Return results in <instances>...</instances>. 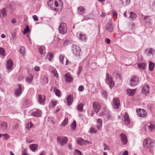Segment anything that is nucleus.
<instances>
[{
    "label": "nucleus",
    "mask_w": 155,
    "mask_h": 155,
    "mask_svg": "<svg viewBox=\"0 0 155 155\" xmlns=\"http://www.w3.org/2000/svg\"><path fill=\"white\" fill-rule=\"evenodd\" d=\"M154 141L153 140L149 138H147L143 141V145L147 148L151 147L153 145Z\"/></svg>",
    "instance_id": "obj_1"
},
{
    "label": "nucleus",
    "mask_w": 155,
    "mask_h": 155,
    "mask_svg": "<svg viewBox=\"0 0 155 155\" xmlns=\"http://www.w3.org/2000/svg\"><path fill=\"white\" fill-rule=\"evenodd\" d=\"M139 81V78L136 76H133L130 79L129 84L132 86L136 85Z\"/></svg>",
    "instance_id": "obj_2"
},
{
    "label": "nucleus",
    "mask_w": 155,
    "mask_h": 155,
    "mask_svg": "<svg viewBox=\"0 0 155 155\" xmlns=\"http://www.w3.org/2000/svg\"><path fill=\"white\" fill-rule=\"evenodd\" d=\"M106 82L111 87H112L114 86V83L113 80V79L110 75L107 73L106 77Z\"/></svg>",
    "instance_id": "obj_3"
},
{
    "label": "nucleus",
    "mask_w": 155,
    "mask_h": 155,
    "mask_svg": "<svg viewBox=\"0 0 155 155\" xmlns=\"http://www.w3.org/2000/svg\"><path fill=\"white\" fill-rule=\"evenodd\" d=\"M57 140L58 143L61 146H63L66 143L68 139L66 137H57Z\"/></svg>",
    "instance_id": "obj_4"
},
{
    "label": "nucleus",
    "mask_w": 155,
    "mask_h": 155,
    "mask_svg": "<svg viewBox=\"0 0 155 155\" xmlns=\"http://www.w3.org/2000/svg\"><path fill=\"white\" fill-rule=\"evenodd\" d=\"M58 29L60 34H65L67 30L66 24L64 23H61L59 25Z\"/></svg>",
    "instance_id": "obj_5"
},
{
    "label": "nucleus",
    "mask_w": 155,
    "mask_h": 155,
    "mask_svg": "<svg viewBox=\"0 0 155 155\" xmlns=\"http://www.w3.org/2000/svg\"><path fill=\"white\" fill-rule=\"evenodd\" d=\"M137 114L140 117H145L147 115V111L143 109H139L136 110Z\"/></svg>",
    "instance_id": "obj_6"
},
{
    "label": "nucleus",
    "mask_w": 155,
    "mask_h": 155,
    "mask_svg": "<svg viewBox=\"0 0 155 155\" xmlns=\"http://www.w3.org/2000/svg\"><path fill=\"white\" fill-rule=\"evenodd\" d=\"M93 108L94 111L97 113L101 108V105L98 102H95L93 104Z\"/></svg>",
    "instance_id": "obj_7"
},
{
    "label": "nucleus",
    "mask_w": 155,
    "mask_h": 155,
    "mask_svg": "<svg viewBox=\"0 0 155 155\" xmlns=\"http://www.w3.org/2000/svg\"><path fill=\"white\" fill-rule=\"evenodd\" d=\"M113 105L114 108L118 109L120 106V101L118 98H114L113 101Z\"/></svg>",
    "instance_id": "obj_8"
},
{
    "label": "nucleus",
    "mask_w": 155,
    "mask_h": 155,
    "mask_svg": "<svg viewBox=\"0 0 155 155\" xmlns=\"http://www.w3.org/2000/svg\"><path fill=\"white\" fill-rule=\"evenodd\" d=\"M47 4L48 6L51 8L54 11H58L59 8H55L54 0H50L47 3Z\"/></svg>",
    "instance_id": "obj_9"
},
{
    "label": "nucleus",
    "mask_w": 155,
    "mask_h": 155,
    "mask_svg": "<svg viewBox=\"0 0 155 155\" xmlns=\"http://www.w3.org/2000/svg\"><path fill=\"white\" fill-rule=\"evenodd\" d=\"M146 53L148 56H153L155 54V50L152 48H148L146 50Z\"/></svg>",
    "instance_id": "obj_10"
},
{
    "label": "nucleus",
    "mask_w": 155,
    "mask_h": 155,
    "mask_svg": "<svg viewBox=\"0 0 155 155\" xmlns=\"http://www.w3.org/2000/svg\"><path fill=\"white\" fill-rule=\"evenodd\" d=\"M41 114L42 112L40 110H36L33 111L31 115L34 117H41Z\"/></svg>",
    "instance_id": "obj_11"
},
{
    "label": "nucleus",
    "mask_w": 155,
    "mask_h": 155,
    "mask_svg": "<svg viewBox=\"0 0 155 155\" xmlns=\"http://www.w3.org/2000/svg\"><path fill=\"white\" fill-rule=\"evenodd\" d=\"M121 140L123 144H126L127 143V140L126 135L122 133L120 135Z\"/></svg>",
    "instance_id": "obj_12"
},
{
    "label": "nucleus",
    "mask_w": 155,
    "mask_h": 155,
    "mask_svg": "<svg viewBox=\"0 0 155 155\" xmlns=\"http://www.w3.org/2000/svg\"><path fill=\"white\" fill-rule=\"evenodd\" d=\"M13 65L12 60L11 59H9L7 60L6 64V68L8 70H10L12 69Z\"/></svg>",
    "instance_id": "obj_13"
},
{
    "label": "nucleus",
    "mask_w": 155,
    "mask_h": 155,
    "mask_svg": "<svg viewBox=\"0 0 155 155\" xmlns=\"http://www.w3.org/2000/svg\"><path fill=\"white\" fill-rule=\"evenodd\" d=\"M124 120L126 124L128 125L130 124V121L129 118V115L127 113H125L123 116Z\"/></svg>",
    "instance_id": "obj_14"
},
{
    "label": "nucleus",
    "mask_w": 155,
    "mask_h": 155,
    "mask_svg": "<svg viewBox=\"0 0 155 155\" xmlns=\"http://www.w3.org/2000/svg\"><path fill=\"white\" fill-rule=\"evenodd\" d=\"M22 93V87L21 84H19L18 88L15 91V94L16 97L19 96Z\"/></svg>",
    "instance_id": "obj_15"
},
{
    "label": "nucleus",
    "mask_w": 155,
    "mask_h": 155,
    "mask_svg": "<svg viewBox=\"0 0 155 155\" xmlns=\"http://www.w3.org/2000/svg\"><path fill=\"white\" fill-rule=\"evenodd\" d=\"M146 127L150 131H151L155 128V124L148 123L147 124Z\"/></svg>",
    "instance_id": "obj_16"
},
{
    "label": "nucleus",
    "mask_w": 155,
    "mask_h": 155,
    "mask_svg": "<svg viewBox=\"0 0 155 155\" xmlns=\"http://www.w3.org/2000/svg\"><path fill=\"white\" fill-rule=\"evenodd\" d=\"M39 103L41 104H44V101L45 100V97L44 95H39L38 96Z\"/></svg>",
    "instance_id": "obj_17"
},
{
    "label": "nucleus",
    "mask_w": 155,
    "mask_h": 155,
    "mask_svg": "<svg viewBox=\"0 0 155 155\" xmlns=\"http://www.w3.org/2000/svg\"><path fill=\"white\" fill-rule=\"evenodd\" d=\"M66 82L70 83L73 80L70 74L69 73H66L64 75Z\"/></svg>",
    "instance_id": "obj_18"
},
{
    "label": "nucleus",
    "mask_w": 155,
    "mask_h": 155,
    "mask_svg": "<svg viewBox=\"0 0 155 155\" xmlns=\"http://www.w3.org/2000/svg\"><path fill=\"white\" fill-rule=\"evenodd\" d=\"M8 124L6 122H2L0 124V130H5L7 129Z\"/></svg>",
    "instance_id": "obj_19"
},
{
    "label": "nucleus",
    "mask_w": 155,
    "mask_h": 155,
    "mask_svg": "<svg viewBox=\"0 0 155 155\" xmlns=\"http://www.w3.org/2000/svg\"><path fill=\"white\" fill-rule=\"evenodd\" d=\"M97 128L99 130L101 129L102 126V120L100 118H98L97 120Z\"/></svg>",
    "instance_id": "obj_20"
},
{
    "label": "nucleus",
    "mask_w": 155,
    "mask_h": 155,
    "mask_svg": "<svg viewBox=\"0 0 155 155\" xmlns=\"http://www.w3.org/2000/svg\"><path fill=\"white\" fill-rule=\"evenodd\" d=\"M109 113V110L106 107L104 108L103 110H102L99 113V115L100 117H103L107 115Z\"/></svg>",
    "instance_id": "obj_21"
},
{
    "label": "nucleus",
    "mask_w": 155,
    "mask_h": 155,
    "mask_svg": "<svg viewBox=\"0 0 155 155\" xmlns=\"http://www.w3.org/2000/svg\"><path fill=\"white\" fill-rule=\"evenodd\" d=\"M136 91V89H128L126 90V93L128 96H133L135 94Z\"/></svg>",
    "instance_id": "obj_22"
},
{
    "label": "nucleus",
    "mask_w": 155,
    "mask_h": 155,
    "mask_svg": "<svg viewBox=\"0 0 155 155\" xmlns=\"http://www.w3.org/2000/svg\"><path fill=\"white\" fill-rule=\"evenodd\" d=\"M7 10L6 8H4L0 11V17L2 18L6 16Z\"/></svg>",
    "instance_id": "obj_23"
},
{
    "label": "nucleus",
    "mask_w": 155,
    "mask_h": 155,
    "mask_svg": "<svg viewBox=\"0 0 155 155\" xmlns=\"http://www.w3.org/2000/svg\"><path fill=\"white\" fill-rule=\"evenodd\" d=\"M67 102L68 105L70 106L72 104L73 102V96L71 95H68L67 98Z\"/></svg>",
    "instance_id": "obj_24"
},
{
    "label": "nucleus",
    "mask_w": 155,
    "mask_h": 155,
    "mask_svg": "<svg viewBox=\"0 0 155 155\" xmlns=\"http://www.w3.org/2000/svg\"><path fill=\"white\" fill-rule=\"evenodd\" d=\"M87 143H91L88 141H85L81 138H78V144L81 145H84L86 144Z\"/></svg>",
    "instance_id": "obj_25"
},
{
    "label": "nucleus",
    "mask_w": 155,
    "mask_h": 155,
    "mask_svg": "<svg viewBox=\"0 0 155 155\" xmlns=\"http://www.w3.org/2000/svg\"><path fill=\"white\" fill-rule=\"evenodd\" d=\"M38 146L37 144H31L29 146L30 149L33 151L34 152L37 150L38 148Z\"/></svg>",
    "instance_id": "obj_26"
},
{
    "label": "nucleus",
    "mask_w": 155,
    "mask_h": 155,
    "mask_svg": "<svg viewBox=\"0 0 155 155\" xmlns=\"http://www.w3.org/2000/svg\"><path fill=\"white\" fill-rule=\"evenodd\" d=\"M72 51L74 54L77 55L78 53L77 46L76 45H73L72 46Z\"/></svg>",
    "instance_id": "obj_27"
},
{
    "label": "nucleus",
    "mask_w": 155,
    "mask_h": 155,
    "mask_svg": "<svg viewBox=\"0 0 155 155\" xmlns=\"http://www.w3.org/2000/svg\"><path fill=\"white\" fill-rule=\"evenodd\" d=\"M149 87L148 85H146L143 87L142 92L143 94H147L149 92Z\"/></svg>",
    "instance_id": "obj_28"
},
{
    "label": "nucleus",
    "mask_w": 155,
    "mask_h": 155,
    "mask_svg": "<svg viewBox=\"0 0 155 155\" xmlns=\"http://www.w3.org/2000/svg\"><path fill=\"white\" fill-rule=\"evenodd\" d=\"M85 8L83 6H80L78 7V14H82L85 12Z\"/></svg>",
    "instance_id": "obj_29"
},
{
    "label": "nucleus",
    "mask_w": 155,
    "mask_h": 155,
    "mask_svg": "<svg viewBox=\"0 0 155 155\" xmlns=\"http://www.w3.org/2000/svg\"><path fill=\"white\" fill-rule=\"evenodd\" d=\"M38 50L39 53L41 54H45L46 53V52L45 51V48L44 46H40L38 48Z\"/></svg>",
    "instance_id": "obj_30"
},
{
    "label": "nucleus",
    "mask_w": 155,
    "mask_h": 155,
    "mask_svg": "<svg viewBox=\"0 0 155 155\" xmlns=\"http://www.w3.org/2000/svg\"><path fill=\"white\" fill-rule=\"evenodd\" d=\"M106 30L108 32H111L113 30V27L110 24H108L106 26Z\"/></svg>",
    "instance_id": "obj_31"
},
{
    "label": "nucleus",
    "mask_w": 155,
    "mask_h": 155,
    "mask_svg": "<svg viewBox=\"0 0 155 155\" xmlns=\"http://www.w3.org/2000/svg\"><path fill=\"white\" fill-rule=\"evenodd\" d=\"M53 53L51 52H48L47 55L48 59L50 61L53 60Z\"/></svg>",
    "instance_id": "obj_32"
},
{
    "label": "nucleus",
    "mask_w": 155,
    "mask_h": 155,
    "mask_svg": "<svg viewBox=\"0 0 155 155\" xmlns=\"http://www.w3.org/2000/svg\"><path fill=\"white\" fill-rule=\"evenodd\" d=\"M129 14L130 15L129 18L131 19V20H134L137 18L136 15L133 12H129Z\"/></svg>",
    "instance_id": "obj_33"
},
{
    "label": "nucleus",
    "mask_w": 155,
    "mask_h": 155,
    "mask_svg": "<svg viewBox=\"0 0 155 155\" xmlns=\"http://www.w3.org/2000/svg\"><path fill=\"white\" fill-rule=\"evenodd\" d=\"M146 66L145 64L144 63H140L138 64V67L140 68L144 69Z\"/></svg>",
    "instance_id": "obj_34"
},
{
    "label": "nucleus",
    "mask_w": 155,
    "mask_h": 155,
    "mask_svg": "<svg viewBox=\"0 0 155 155\" xmlns=\"http://www.w3.org/2000/svg\"><path fill=\"white\" fill-rule=\"evenodd\" d=\"M54 92L56 95L57 97H59L61 95V92L60 91L56 88H54Z\"/></svg>",
    "instance_id": "obj_35"
},
{
    "label": "nucleus",
    "mask_w": 155,
    "mask_h": 155,
    "mask_svg": "<svg viewBox=\"0 0 155 155\" xmlns=\"http://www.w3.org/2000/svg\"><path fill=\"white\" fill-rule=\"evenodd\" d=\"M66 58H65L63 55L61 54L59 56V59L60 61L63 64H64V63L63 62V61L66 60Z\"/></svg>",
    "instance_id": "obj_36"
},
{
    "label": "nucleus",
    "mask_w": 155,
    "mask_h": 155,
    "mask_svg": "<svg viewBox=\"0 0 155 155\" xmlns=\"http://www.w3.org/2000/svg\"><path fill=\"white\" fill-rule=\"evenodd\" d=\"M19 51L20 53L22 55H24L25 53V47L23 46H21L20 49Z\"/></svg>",
    "instance_id": "obj_37"
},
{
    "label": "nucleus",
    "mask_w": 155,
    "mask_h": 155,
    "mask_svg": "<svg viewBox=\"0 0 155 155\" xmlns=\"http://www.w3.org/2000/svg\"><path fill=\"white\" fill-rule=\"evenodd\" d=\"M80 39L81 40H86L87 39V38L85 34H80Z\"/></svg>",
    "instance_id": "obj_38"
},
{
    "label": "nucleus",
    "mask_w": 155,
    "mask_h": 155,
    "mask_svg": "<svg viewBox=\"0 0 155 155\" xmlns=\"http://www.w3.org/2000/svg\"><path fill=\"white\" fill-rule=\"evenodd\" d=\"M71 127L73 130L75 129L76 127V123L75 120L74 121L73 123L71 124Z\"/></svg>",
    "instance_id": "obj_39"
},
{
    "label": "nucleus",
    "mask_w": 155,
    "mask_h": 155,
    "mask_svg": "<svg viewBox=\"0 0 155 155\" xmlns=\"http://www.w3.org/2000/svg\"><path fill=\"white\" fill-rule=\"evenodd\" d=\"M5 52L4 49L0 47V55L4 57L5 56Z\"/></svg>",
    "instance_id": "obj_40"
},
{
    "label": "nucleus",
    "mask_w": 155,
    "mask_h": 155,
    "mask_svg": "<svg viewBox=\"0 0 155 155\" xmlns=\"http://www.w3.org/2000/svg\"><path fill=\"white\" fill-rule=\"evenodd\" d=\"M154 66V64L152 62H150L149 64V68L150 71H152L153 70Z\"/></svg>",
    "instance_id": "obj_41"
},
{
    "label": "nucleus",
    "mask_w": 155,
    "mask_h": 155,
    "mask_svg": "<svg viewBox=\"0 0 155 155\" xmlns=\"http://www.w3.org/2000/svg\"><path fill=\"white\" fill-rule=\"evenodd\" d=\"M68 122V118L66 117L64 120L63 122L61 124V126H65L66 125Z\"/></svg>",
    "instance_id": "obj_42"
},
{
    "label": "nucleus",
    "mask_w": 155,
    "mask_h": 155,
    "mask_svg": "<svg viewBox=\"0 0 155 155\" xmlns=\"http://www.w3.org/2000/svg\"><path fill=\"white\" fill-rule=\"evenodd\" d=\"M51 72L52 74L54 76H55L56 78H58V74L57 73V71L55 70H52Z\"/></svg>",
    "instance_id": "obj_43"
},
{
    "label": "nucleus",
    "mask_w": 155,
    "mask_h": 155,
    "mask_svg": "<svg viewBox=\"0 0 155 155\" xmlns=\"http://www.w3.org/2000/svg\"><path fill=\"white\" fill-rule=\"evenodd\" d=\"M84 104H81L78 105V111H82L83 109V106Z\"/></svg>",
    "instance_id": "obj_44"
},
{
    "label": "nucleus",
    "mask_w": 155,
    "mask_h": 155,
    "mask_svg": "<svg viewBox=\"0 0 155 155\" xmlns=\"http://www.w3.org/2000/svg\"><path fill=\"white\" fill-rule=\"evenodd\" d=\"M97 130H95L93 127H91L90 129V132L91 133H96L97 132Z\"/></svg>",
    "instance_id": "obj_45"
},
{
    "label": "nucleus",
    "mask_w": 155,
    "mask_h": 155,
    "mask_svg": "<svg viewBox=\"0 0 155 155\" xmlns=\"http://www.w3.org/2000/svg\"><path fill=\"white\" fill-rule=\"evenodd\" d=\"M19 127V125L18 123H16L12 126V128L14 130H16Z\"/></svg>",
    "instance_id": "obj_46"
},
{
    "label": "nucleus",
    "mask_w": 155,
    "mask_h": 155,
    "mask_svg": "<svg viewBox=\"0 0 155 155\" xmlns=\"http://www.w3.org/2000/svg\"><path fill=\"white\" fill-rule=\"evenodd\" d=\"M25 103H26L27 105L26 106V107H28L32 104L31 101L28 100H26L25 101Z\"/></svg>",
    "instance_id": "obj_47"
},
{
    "label": "nucleus",
    "mask_w": 155,
    "mask_h": 155,
    "mask_svg": "<svg viewBox=\"0 0 155 155\" xmlns=\"http://www.w3.org/2000/svg\"><path fill=\"white\" fill-rule=\"evenodd\" d=\"M113 16L114 18H117V12L114 10L113 12Z\"/></svg>",
    "instance_id": "obj_48"
},
{
    "label": "nucleus",
    "mask_w": 155,
    "mask_h": 155,
    "mask_svg": "<svg viewBox=\"0 0 155 155\" xmlns=\"http://www.w3.org/2000/svg\"><path fill=\"white\" fill-rule=\"evenodd\" d=\"M84 87L82 85L78 87V90L80 91H81L84 90Z\"/></svg>",
    "instance_id": "obj_49"
},
{
    "label": "nucleus",
    "mask_w": 155,
    "mask_h": 155,
    "mask_svg": "<svg viewBox=\"0 0 155 155\" xmlns=\"http://www.w3.org/2000/svg\"><path fill=\"white\" fill-rule=\"evenodd\" d=\"M29 27L28 26H26L25 29H24L25 34H26L27 33L29 32Z\"/></svg>",
    "instance_id": "obj_50"
},
{
    "label": "nucleus",
    "mask_w": 155,
    "mask_h": 155,
    "mask_svg": "<svg viewBox=\"0 0 155 155\" xmlns=\"http://www.w3.org/2000/svg\"><path fill=\"white\" fill-rule=\"evenodd\" d=\"M33 18L34 21H37L38 20V16L36 15H34L32 16Z\"/></svg>",
    "instance_id": "obj_51"
},
{
    "label": "nucleus",
    "mask_w": 155,
    "mask_h": 155,
    "mask_svg": "<svg viewBox=\"0 0 155 155\" xmlns=\"http://www.w3.org/2000/svg\"><path fill=\"white\" fill-rule=\"evenodd\" d=\"M54 2L55 8H57L59 6L58 2L57 1H55V0H54Z\"/></svg>",
    "instance_id": "obj_52"
},
{
    "label": "nucleus",
    "mask_w": 155,
    "mask_h": 155,
    "mask_svg": "<svg viewBox=\"0 0 155 155\" xmlns=\"http://www.w3.org/2000/svg\"><path fill=\"white\" fill-rule=\"evenodd\" d=\"M3 136L6 139H8L9 138V135L7 134H3Z\"/></svg>",
    "instance_id": "obj_53"
},
{
    "label": "nucleus",
    "mask_w": 155,
    "mask_h": 155,
    "mask_svg": "<svg viewBox=\"0 0 155 155\" xmlns=\"http://www.w3.org/2000/svg\"><path fill=\"white\" fill-rule=\"evenodd\" d=\"M107 118L108 119H110L111 118L112 116L111 115L110 113V112L109 111V113L108 114H107Z\"/></svg>",
    "instance_id": "obj_54"
},
{
    "label": "nucleus",
    "mask_w": 155,
    "mask_h": 155,
    "mask_svg": "<svg viewBox=\"0 0 155 155\" xmlns=\"http://www.w3.org/2000/svg\"><path fill=\"white\" fill-rule=\"evenodd\" d=\"M35 70L36 71H38L40 70V68L38 66H35L34 68Z\"/></svg>",
    "instance_id": "obj_55"
},
{
    "label": "nucleus",
    "mask_w": 155,
    "mask_h": 155,
    "mask_svg": "<svg viewBox=\"0 0 155 155\" xmlns=\"http://www.w3.org/2000/svg\"><path fill=\"white\" fill-rule=\"evenodd\" d=\"M52 104V107H54L56 105V102L55 101H52L51 102Z\"/></svg>",
    "instance_id": "obj_56"
},
{
    "label": "nucleus",
    "mask_w": 155,
    "mask_h": 155,
    "mask_svg": "<svg viewBox=\"0 0 155 155\" xmlns=\"http://www.w3.org/2000/svg\"><path fill=\"white\" fill-rule=\"evenodd\" d=\"M69 44V41L67 40H66L64 42V45L65 46Z\"/></svg>",
    "instance_id": "obj_57"
},
{
    "label": "nucleus",
    "mask_w": 155,
    "mask_h": 155,
    "mask_svg": "<svg viewBox=\"0 0 155 155\" xmlns=\"http://www.w3.org/2000/svg\"><path fill=\"white\" fill-rule=\"evenodd\" d=\"M32 80L33 79L32 78H27L26 79V81L28 83H30L32 81Z\"/></svg>",
    "instance_id": "obj_58"
},
{
    "label": "nucleus",
    "mask_w": 155,
    "mask_h": 155,
    "mask_svg": "<svg viewBox=\"0 0 155 155\" xmlns=\"http://www.w3.org/2000/svg\"><path fill=\"white\" fill-rule=\"evenodd\" d=\"M14 4V3L13 2H12L10 5V7L11 9H13L14 8L13 7V5Z\"/></svg>",
    "instance_id": "obj_59"
},
{
    "label": "nucleus",
    "mask_w": 155,
    "mask_h": 155,
    "mask_svg": "<svg viewBox=\"0 0 155 155\" xmlns=\"http://www.w3.org/2000/svg\"><path fill=\"white\" fill-rule=\"evenodd\" d=\"M105 42L108 44H109L110 43V40L108 38H106L105 39Z\"/></svg>",
    "instance_id": "obj_60"
},
{
    "label": "nucleus",
    "mask_w": 155,
    "mask_h": 155,
    "mask_svg": "<svg viewBox=\"0 0 155 155\" xmlns=\"http://www.w3.org/2000/svg\"><path fill=\"white\" fill-rule=\"evenodd\" d=\"M65 65H67L70 64V61L67 58L65 60Z\"/></svg>",
    "instance_id": "obj_61"
},
{
    "label": "nucleus",
    "mask_w": 155,
    "mask_h": 155,
    "mask_svg": "<svg viewBox=\"0 0 155 155\" xmlns=\"http://www.w3.org/2000/svg\"><path fill=\"white\" fill-rule=\"evenodd\" d=\"M122 155H128V152L127 151H125L123 153Z\"/></svg>",
    "instance_id": "obj_62"
},
{
    "label": "nucleus",
    "mask_w": 155,
    "mask_h": 155,
    "mask_svg": "<svg viewBox=\"0 0 155 155\" xmlns=\"http://www.w3.org/2000/svg\"><path fill=\"white\" fill-rule=\"evenodd\" d=\"M45 153L44 151H43L42 152H41L39 155H45Z\"/></svg>",
    "instance_id": "obj_63"
},
{
    "label": "nucleus",
    "mask_w": 155,
    "mask_h": 155,
    "mask_svg": "<svg viewBox=\"0 0 155 155\" xmlns=\"http://www.w3.org/2000/svg\"><path fill=\"white\" fill-rule=\"evenodd\" d=\"M22 155H28V154H27L26 152L24 151L23 152Z\"/></svg>",
    "instance_id": "obj_64"
}]
</instances>
